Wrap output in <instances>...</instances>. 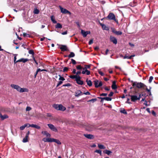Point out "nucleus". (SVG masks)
<instances>
[{"label":"nucleus","instance_id":"49","mask_svg":"<svg viewBox=\"0 0 158 158\" xmlns=\"http://www.w3.org/2000/svg\"><path fill=\"white\" fill-rule=\"evenodd\" d=\"M71 60L73 64H76V61L75 60H74L73 59H71Z\"/></svg>","mask_w":158,"mask_h":158},{"label":"nucleus","instance_id":"16","mask_svg":"<svg viewBox=\"0 0 158 158\" xmlns=\"http://www.w3.org/2000/svg\"><path fill=\"white\" fill-rule=\"evenodd\" d=\"M84 135L85 137L89 139H92L94 138L93 135H92L84 134Z\"/></svg>","mask_w":158,"mask_h":158},{"label":"nucleus","instance_id":"64","mask_svg":"<svg viewBox=\"0 0 158 158\" xmlns=\"http://www.w3.org/2000/svg\"><path fill=\"white\" fill-rule=\"evenodd\" d=\"M152 113L155 116L156 115V113L155 112L154 110H152Z\"/></svg>","mask_w":158,"mask_h":158},{"label":"nucleus","instance_id":"12","mask_svg":"<svg viewBox=\"0 0 158 158\" xmlns=\"http://www.w3.org/2000/svg\"><path fill=\"white\" fill-rule=\"evenodd\" d=\"M60 46V49L62 51H67L69 50L66 45H61Z\"/></svg>","mask_w":158,"mask_h":158},{"label":"nucleus","instance_id":"40","mask_svg":"<svg viewBox=\"0 0 158 158\" xmlns=\"http://www.w3.org/2000/svg\"><path fill=\"white\" fill-rule=\"evenodd\" d=\"M120 112L121 113H123V114H127V112L124 109H123V110H121Z\"/></svg>","mask_w":158,"mask_h":158},{"label":"nucleus","instance_id":"45","mask_svg":"<svg viewBox=\"0 0 158 158\" xmlns=\"http://www.w3.org/2000/svg\"><path fill=\"white\" fill-rule=\"evenodd\" d=\"M97 100V99L96 98H94L92 99H91L88 101V102H96Z\"/></svg>","mask_w":158,"mask_h":158},{"label":"nucleus","instance_id":"19","mask_svg":"<svg viewBox=\"0 0 158 158\" xmlns=\"http://www.w3.org/2000/svg\"><path fill=\"white\" fill-rule=\"evenodd\" d=\"M82 73L83 74H86L87 75H89L90 73V71L88 70L87 69L83 70L82 72Z\"/></svg>","mask_w":158,"mask_h":158},{"label":"nucleus","instance_id":"9","mask_svg":"<svg viewBox=\"0 0 158 158\" xmlns=\"http://www.w3.org/2000/svg\"><path fill=\"white\" fill-rule=\"evenodd\" d=\"M10 87L16 89L19 92L20 87L18 85L12 84L10 85Z\"/></svg>","mask_w":158,"mask_h":158},{"label":"nucleus","instance_id":"25","mask_svg":"<svg viewBox=\"0 0 158 158\" xmlns=\"http://www.w3.org/2000/svg\"><path fill=\"white\" fill-rule=\"evenodd\" d=\"M111 87L112 89H115L117 88V87L116 85V82L115 81L113 82Z\"/></svg>","mask_w":158,"mask_h":158},{"label":"nucleus","instance_id":"52","mask_svg":"<svg viewBox=\"0 0 158 158\" xmlns=\"http://www.w3.org/2000/svg\"><path fill=\"white\" fill-rule=\"evenodd\" d=\"M71 84H69V83H68V84H65V85H63V86H71Z\"/></svg>","mask_w":158,"mask_h":158},{"label":"nucleus","instance_id":"56","mask_svg":"<svg viewBox=\"0 0 158 158\" xmlns=\"http://www.w3.org/2000/svg\"><path fill=\"white\" fill-rule=\"evenodd\" d=\"M93 42V40H89V44L90 45L92 44Z\"/></svg>","mask_w":158,"mask_h":158},{"label":"nucleus","instance_id":"26","mask_svg":"<svg viewBox=\"0 0 158 158\" xmlns=\"http://www.w3.org/2000/svg\"><path fill=\"white\" fill-rule=\"evenodd\" d=\"M86 82H87V84L89 86H91L92 85V82L90 80H88V79L86 80Z\"/></svg>","mask_w":158,"mask_h":158},{"label":"nucleus","instance_id":"39","mask_svg":"<svg viewBox=\"0 0 158 158\" xmlns=\"http://www.w3.org/2000/svg\"><path fill=\"white\" fill-rule=\"evenodd\" d=\"M59 76L60 77H59V80H61V81H64V80H65V79H64V77H62L61 76H60V75H59Z\"/></svg>","mask_w":158,"mask_h":158},{"label":"nucleus","instance_id":"18","mask_svg":"<svg viewBox=\"0 0 158 158\" xmlns=\"http://www.w3.org/2000/svg\"><path fill=\"white\" fill-rule=\"evenodd\" d=\"M52 138H45L42 139V140L44 142H51Z\"/></svg>","mask_w":158,"mask_h":158},{"label":"nucleus","instance_id":"54","mask_svg":"<svg viewBox=\"0 0 158 158\" xmlns=\"http://www.w3.org/2000/svg\"><path fill=\"white\" fill-rule=\"evenodd\" d=\"M114 94V93L112 92H110V93L108 94V96L109 97H111Z\"/></svg>","mask_w":158,"mask_h":158},{"label":"nucleus","instance_id":"2","mask_svg":"<svg viewBox=\"0 0 158 158\" xmlns=\"http://www.w3.org/2000/svg\"><path fill=\"white\" fill-rule=\"evenodd\" d=\"M53 107L57 110L64 111L66 109L65 107L61 104H54Z\"/></svg>","mask_w":158,"mask_h":158},{"label":"nucleus","instance_id":"46","mask_svg":"<svg viewBox=\"0 0 158 158\" xmlns=\"http://www.w3.org/2000/svg\"><path fill=\"white\" fill-rule=\"evenodd\" d=\"M34 13L35 14H38L39 13V10L37 9H35L34 11Z\"/></svg>","mask_w":158,"mask_h":158},{"label":"nucleus","instance_id":"38","mask_svg":"<svg viewBox=\"0 0 158 158\" xmlns=\"http://www.w3.org/2000/svg\"><path fill=\"white\" fill-rule=\"evenodd\" d=\"M115 34L117 35H120L122 34V33L121 31H116Z\"/></svg>","mask_w":158,"mask_h":158},{"label":"nucleus","instance_id":"28","mask_svg":"<svg viewBox=\"0 0 158 158\" xmlns=\"http://www.w3.org/2000/svg\"><path fill=\"white\" fill-rule=\"evenodd\" d=\"M51 19L53 23H57V22L55 20V18L53 15H52L51 16Z\"/></svg>","mask_w":158,"mask_h":158},{"label":"nucleus","instance_id":"37","mask_svg":"<svg viewBox=\"0 0 158 158\" xmlns=\"http://www.w3.org/2000/svg\"><path fill=\"white\" fill-rule=\"evenodd\" d=\"M90 68V66L89 65H85L84 68H83V70L87 69H89Z\"/></svg>","mask_w":158,"mask_h":158},{"label":"nucleus","instance_id":"59","mask_svg":"<svg viewBox=\"0 0 158 158\" xmlns=\"http://www.w3.org/2000/svg\"><path fill=\"white\" fill-rule=\"evenodd\" d=\"M112 31L115 34V32L116 31H115V29L113 28H111Z\"/></svg>","mask_w":158,"mask_h":158},{"label":"nucleus","instance_id":"33","mask_svg":"<svg viewBox=\"0 0 158 158\" xmlns=\"http://www.w3.org/2000/svg\"><path fill=\"white\" fill-rule=\"evenodd\" d=\"M62 27V25L60 23H57L56 26V28H61Z\"/></svg>","mask_w":158,"mask_h":158},{"label":"nucleus","instance_id":"10","mask_svg":"<svg viewBox=\"0 0 158 158\" xmlns=\"http://www.w3.org/2000/svg\"><path fill=\"white\" fill-rule=\"evenodd\" d=\"M75 97H78L79 96L83 94L82 92L80 90H77L75 93Z\"/></svg>","mask_w":158,"mask_h":158},{"label":"nucleus","instance_id":"29","mask_svg":"<svg viewBox=\"0 0 158 158\" xmlns=\"http://www.w3.org/2000/svg\"><path fill=\"white\" fill-rule=\"evenodd\" d=\"M103 152L107 154L108 155H110V154L112 153V152L108 150H105Z\"/></svg>","mask_w":158,"mask_h":158},{"label":"nucleus","instance_id":"47","mask_svg":"<svg viewBox=\"0 0 158 158\" xmlns=\"http://www.w3.org/2000/svg\"><path fill=\"white\" fill-rule=\"evenodd\" d=\"M76 68L77 69L80 70L83 69L80 65H78L77 66Z\"/></svg>","mask_w":158,"mask_h":158},{"label":"nucleus","instance_id":"44","mask_svg":"<svg viewBox=\"0 0 158 158\" xmlns=\"http://www.w3.org/2000/svg\"><path fill=\"white\" fill-rule=\"evenodd\" d=\"M25 127H26V126L25 125H23L22 126H21L20 127V130H23L24 129V128H25Z\"/></svg>","mask_w":158,"mask_h":158},{"label":"nucleus","instance_id":"55","mask_svg":"<svg viewBox=\"0 0 158 158\" xmlns=\"http://www.w3.org/2000/svg\"><path fill=\"white\" fill-rule=\"evenodd\" d=\"M68 68L66 67H64L63 70V72H65L66 71H67L68 70Z\"/></svg>","mask_w":158,"mask_h":158},{"label":"nucleus","instance_id":"50","mask_svg":"<svg viewBox=\"0 0 158 158\" xmlns=\"http://www.w3.org/2000/svg\"><path fill=\"white\" fill-rule=\"evenodd\" d=\"M15 56H14V62L15 63H16L17 62H17V61H16V56H17V54H16L15 55Z\"/></svg>","mask_w":158,"mask_h":158},{"label":"nucleus","instance_id":"23","mask_svg":"<svg viewBox=\"0 0 158 158\" xmlns=\"http://www.w3.org/2000/svg\"><path fill=\"white\" fill-rule=\"evenodd\" d=\"M135 56V55H133L130 56H127V55H125L123 57V59H131L132 57H134Z\"/></svg>","mask_w":158,"mask_h":158},{"label":"nucleus","instance_id":"11","mask_svg":"<svg viewBox=\"0 0 158 158\" xmlns=\"http://www.w3.org/2000/svg\"><path fill=\"white\" fill-rule=\"evenodd\" d=\"M85 128L86 130L90 131L93 130L94 128V127L92 125L88 124L86 126Z\"/></svg>","mask_w":158,"mask_h":158},{"label":"nucleus","instance_id":"51","mask_svg":"<svg viewBox=\"0 0 158 158\" xmlns=\"http://www.w3.org/2000/svg\"><path fill=\"white\" fill-rule=\"evenodd\" d=\"M63 83V82L61 81H59L56 87H58L61 84H62Z\"/></svg>","mask_w":158,"mask_h":158},{"label":"nucleus","instance_id":"24","mask_svg":"<svg viewBox=\"0 0 158 158\" xmlns=\"http://www.w3.org/2000/svg\"><path fill=\"white\" fill-rule=\"evenodd\" d=\"M42 134L43 135H46V136L48 137H50L51 136V135L48 133L47 131H42Z\"/></svg>","mask_w":158,"mask_h":158},{"label":"nucleus","instance_id":"14","mask_svg":"<svg viewBox=\"0 0 158 158\" xmlns=\"http://www.w3.org/2000/svg\"><path fill=\"white\" fill-rule=\"evenodd\" d=\"M100 24L102 26V28L103 30H106L108 31L109 29V27H108L106 26L105 24L100 23Z\"/></svg>","mask_w":158,"mask_h":158},{"label":"nucleus","instance_id":"5","mask_svg":"<svg viewBox=\"0 0 158 158\" xmlns=\"http://www.w3.org/2000/svg\"><path fill=\"white\" fill-rule=\"evenodd\" d=\"M47 125L49 128L52 131L55 132L58 131V130L57 128L53 124H48Z\"/></svg>","mask_w":158,"mask_h":158},{"label":"nucleus","instance_id":"61","mask_svg":"<svg viewBox=\"0 0 158 158\" xmlns=\"http://www.w3.org/2000/svg\"><path fill=\"white\" fill-rule=\"evenodd\" d=\"M99 73L101 76H103L104 75V74L101 71H99L98 72Z\"/></svg>","mask_w":158,"mask_h":158},{"label":"nucleus","instance_id":"27","mask_svg":"<svg viewBox=\"0 0 158 158\" xmlns=\"http://www.w3.org/2000/svg\"><path fill=\"white\" fill-rule=\"evenodd\" d=\"M30 126H31V127H34L37 129H40V126H39L38 125H37L35 124H31V125Z\"/></svg>","mask_w":158,"mask_h":158},{"label":"nucleus","instance_id":"13","mask_svg":"<svg viewBox=\"0 0 158 158\" xmlns=\"http://www.w3.org/2000/svg\"><path fill=\"white\" fill-rule=\"evenodd\" d=\"M81 33L84 37H86L88 34H90L89 31H85L83 30H81Z\"/></svg>","mask_w":158,"mask_h":158},{"label":"nucleus","instance_id":"3","mask_svg":"<svg viewBox=\"0 0 158 158\" xmlns=\"http://www.w3.org/2000/svg\"><path fill=\"white\" fill-rule=\"evenodd\" d=\"M107 18L109 20H113L117 23H118V21L115 18V16L114 14L110 13L109 14Z\"/></svg>","mask_w":158,"mask_h":158},{"label":"nucleus","instance_id":"30","mask_svg":"<svg viewBox=\"0 0 158 158\" xmlns=\"http://www.w3.org/2000/svg\"><path fill=\"white\" fill-rule=\"evenodd\" d=\"M98 148L101 149H105L106 148L103 145L100 144H98Z\"/></svg>","mask_w":158,"mask_h":158},{"label":"nucleus","instance_id":"21","mask_svg":"<svg viewBox=\"0 0 158 158\" xmlns=\"http://www.w3.org/2000/svg\"><path fill=\"white\" fill-rule=\"evenodd\" d=\"M28 89L26 88H21L20 87L19 92L20 93H23V92H28Z\"/></svg>","mask_w":158,"mask_h":158},{"label":"nucleus","instance_id":"35","mask_svg":"<svg viewBox=\"0 0 158 158\" xmlns=\"http://www.w3.org/2000/svg\"><path fill=\"white\" fill-rule=\"evenodd\" d=\"M28 137L25 136V137L23 140V143H26L28 141Z\"/></svg>","mask_w":158,"mask_h":158},{"label":"nucleus","instance_id":"17","mask_svg":"<svg viewBox=\"0 0 158 158\" xmlns=\"http://www.w3.org/2000/svg\"><path fill=\"white\" fill-rule=\"evenodd\" d=\"M0 117L2 120H3L7 118H9V116L6 114L2 115L1 114H0Z\"/></svg>","mask_w":158,"mask_h":158},{"label":"nucleus","instance_id":"31","mask_svg":"<svg viewBox=\"0 0 158 158\" xmlns=\"http://www.w3.org/2000/svg\"><path fill=\"white\" fill-rule=\"evenodd\" d=\"M79 76H77V75H71L69 76V77L71 79H75V81L76 80V79Z\"/></svg>","mask_w":158,"mask_h":158},{"label":"nucleus","instance_id":"15","mask_svg":"<svg viewBox=\"0 0 158 158\" xmlns=\"http://www.w3.org/2000/svg\"><path fill=\"white\" fill-rule=\"evenodd\" d=\"M131 101L133 102H135L137 101L138 98H137V96L136 95H131Z\"/></svg>","mask_w":158,"mask_h":158},{"label":"nucleus","instance_id":"63","mask_svg":"<svg viewBox=\"0 0 158 158\" xmlns=\"http://www.w3.org/2000/svg\"><path fill=\"white\" fill-rule=\"evenodd\" d=\"M144 105H145L147 106H149V105L147 104V102L146 100L145 101V102L144 103Z\"/></svg>","mask_w":158,"mask_h":158},{"label":"nucleus","instance_id":"43","mask_svg":"<svg viewBox=\"0 0 158 158\" xmlns=\"http://www.w3.org/2000/svg\"><path fill=\"white\" fill-rule=\"evenodd\" d=\"M31 110V108L30 106H27L26 108V111H29Z\"/></svg>","mask_w":158,"mask_h":158},{"label":"nucleus","instance_id":"48","mask_svg":"<svg viewBox=\"0 0 158 158\" xmlns=\"http://www.w3.org/2000/svg\"><path fill=\"white\" fill-rule=\"evenodd\" d=\"M29 53L30 54H32V55H34V52H33V51L32 50H29Z\"/></svg>","mask_w":158,"mask_h":158},{"label":"nucleus","instance_id":"57","mask_svg":"<svg viewBox=\"0 0 158 158\" xmlns=\"http://www.w3.org/2000/svg\"><path fill=\"white\" fill-rule=\"evenodd\" d=\"M24 125H25L26 126V127H31V126H30L31 124H30L29 123H26Z\"/></svg>","mask_w":158,"mask_h":158},{"label":"nucleus","instance_id":"60","mask_svg":"<svg viewBox=\"0 0 158 158\" xmlns=\"http://www.w3.org/2000/svg\"><path fill=\"white\" fill-rule=\"evenodd\" d=\"M83 94H85L86 95H89L90 94V93L89 92L87 91V92H86L85 93H83Z\"/></svg>","mask_w":158,"mask_h":158},{"label":"nucleus","instance_id":"62","mask_svg":"<svg viewBox=\"0 0 158 158\" xmlns=\"http://www.w3.org/2000/svg\"><path fill=\"white\" fill-rule=\"evenodd\" d=\"M100 3L103 4L105 3V2L104 1H100L99 2Z\"/></svg>","mask_w":158,"mask_h":158},{"label":"nucleus","instance_id":"36","mask_svg":"<svg viewBox=\"0 0 158 158\" xmlns=\"http://www.w3.org/2000/svg\"><path fill=\"white\" fill-rule=\"evenodd\" d=\"M95 152L99 154L100 155H102V151L100 150H96L95 151Z\"/></svg>","mask_w":158,"mask_h":158},{"label":"nucleus","instance_id":"1","mask_svg":"<svg viewBox=\"0 0 158 158\" xmlns=\"http://www.w3.org/2000/svg\"><path fill=\"white\" fill-rule=\"evenodd\" d=\"M132 85L133 86L135 87L138 88L140 89L141 88L147 87V86L143 83L142 82H134L133 83Z\"/></svg>","mask_w":158,"mask_h":158},{"label":"nucleus","instance_id":"6","mask_svg":"<svg viewBox=\"0 0 158 158\" xmlns=\"http://www.w3.org/2000/svg\"><path fill=\"white\" fill-rule=\"evenodd\" d=\"M94 83L95 86V87L98 88L99 87H100L102 85V83L101 81L99 82L98 81V80H96L94 81Z\"/></svg>","mask_w":158,"mask_h":158},{"label":"nucleus","instance_id":"20","mask_svg":"<svg viewBox=\"0 0 158 158\" xmlns=\"http://www.w3.org/2000/svg\"><path fill=\"white\" fill-rule=\"evenodd\" d=\"M55 142L58 144H61V142L59 140H58L57 139L52 138L51 142Z\"/></svg>","mask_w":158,"mask_h":158},{"label":"nucleus","instance_id":"42","mask_svg":"<svg viewBox=\"0 0 158 158\" xmlns=\"http://www.w3.org/2000/svg\"><path fill=\"white\" fill-rule=\"evenodd\" d=\"M23 35L24 37H30V35L29 34L26 33H23Z\"/></svg>","mask_w":158,"mask_h":158},{"label":"nucleus","instance_id":"58","mask_svg":"<svg viewBox=\"0 0 158 158\" xmlns=\"http://www.w3.org/2000/svg\"><path fill=\"white\" fill-rule=\"evenodd\" d=\"M129 100H130V99L129 98H128L127 99V101L126 102V103H129V104H131V103L130 102H129Z\"/></svg>","mask_w":158,"mask_h":158},{"label":"nucleus","instance_id":"32","mask_svg":"<svg viewBox=\"0 0 158 158\" xmlns=\"http://www.w3.org/2000/svg\"><path fill=\"white\" fill-rule=\"evenodd\" d=\"M75 56L74 53L72 52H70V54L68 56V57L69 58L73 57Z\"/></svg>","mask_w":158,"mask_h":158},{"label":"nucleus","instance_id":"4","mask_svg":"<svg viewBox=\"0 0 158 158\" xmlns=\"http://www.w3.org/2000/svg\"><path fill=\"white\" fill-rule=\"evenodd\" d=\"M59 7L60 10L61 12L63 14H68L69 15L71 14V13L62 7L61 6H59Z\"/></svg>","mask_w":158,"mask_h":158},{"label":"nucleus","instance_id":"34","mask_svg":"<svg viewBox=\"0 0 158 158\" xmlns=\"http://www.w3.org/2000/svg\"><path fill=\"white\" fill-rule=\"evenodd\" d=\"M102 99H105V100L107 101H111L112 100L111 98L108 97H104V98H102Z\"/></svg>","mask_w":158,"mask_h":158},{"label":"nucleus","instance_id":"41","mask_svg":"<svg viewBox=\"0 0 158 158\" xmlns=\"http://www.w3.org/2000/svg\"><path fill=\"white\" fill-rule=\"evenodd\" d=\"M153 77L152 76H150L149 77V79L148 80L149 83H151L152 82V80L153 79Z\"/></svg>","mask_w":158,"mask_h":158},{"label":"nucleus","instance_id":"7","mask_svg":"<svg viewBox=\"0 0 158 158\" xmlns=\"http://www.w3.org/2000/svg\"><path fill=\"white\" fill-rule=\"evenodd\" d=\"M81 77L80 76L78 77L76 79V81L77 84L79 85H82L83 84V81L81 80Z\"/></svg>","mask_w":158,"mask_h":158},{"label":"nucleus","instance_id":"53","mask_svg":"<svg viewBox=\"0 0 158 158\" xmlns=\"http://www.w3.org/2000/svg\"><path fill=\"white\" fill-rule=\"evenodd\" d=\"M107 95V93H102L100 94V96H106Z\"/></svg>","mask_w":158,"mask_h":158},{"label":"nucleus","instance_id":"8","mask_svg":"<svg viewBox=\"0 0 158 158\" xmlns=\"http://www.w3.org/2000/svg\"><path fill=\"white\" fill-rule=\"evenodd\" d=\"M110 40L111 42H112L114 44H116L117 43V40L116 38L111 35L110 36Z\"/></svg>","mask_w":158,"mask_h":158},{"label":"nucleus","instance_id":"22","mask_svg":"<svg viewBox=\"0 0 158 158\" xmlns=\"http://www.w3.org/2000/svg\"><path fill=\"white\" fill-rule=\"evenodd\" d=\"M28 60V59H24L23 58H22L20 59L17 61V62H23V63H25Z\"/></svg>","mask_w":158,"mask_h":158}]
</instances>
